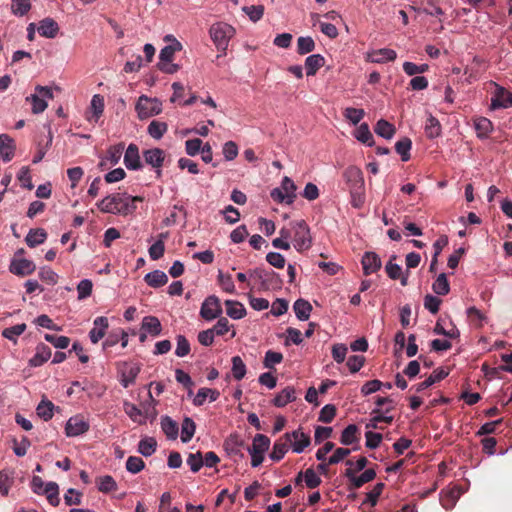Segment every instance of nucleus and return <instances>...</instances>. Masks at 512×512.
Listing matches in <instances>:
<instances>
[{"label": "nucleus", "instance_id": "7", "mask_svg": "<svg viewBox=\"0 0 512 512\" xmlns=\"http://www.w3.org/2000/svg\"><path fill=\"white\" fill-rule=\"evenodd\" d=\"M284 438L287 439L292 451L295 453H302L311 443L310 436L303 433L300 429L291 433H285Z\"/></svg>", "mask_w": 512, "mask_h": 512}, {"label": "nucleus", "instance_id": "5", "mask_svg": "<svg viewBox=\"0 0 512 512\" xmlns=\"http://www.w3.org/2000/svg\"><path fill=\"white\" fill-rule=\"evenodd\" d=\"M136 111L140 119H146L158 115L162 111V104L156 98H149L145 95L139 97L136 103Z\"/></svg>", "mask_w": 512, "mask_h": 512}, {"label": "nucleus", "instance_id": "50", "mask_svg": "<svg viewBox=\"0 0 512 512\" xmlns=\"http://www.w3.org/2000/svg\"><path fill=\"white\" fill-rule=\"evenodd\" d=\"M168 125L165 122L152 121L148 126V134L154 139H160L167 132Z\"/></svg>", "mask_w": 512, "mask_h": 512}, {"label": "nucleus", "instance_id": "63", "mask_svg": "<svg viewBox=\"0 0 512 512\" xmlns=\"http://www.w3.org/2000/svg\"><path fill=\"white\" fill-rule=\"evenodd\" d=\"M336 407L332 404L325 405L319 414L318 421L323 423H330L336 415Z\"/></svg>", "mask_w": 512, "mask_h": 512}, {"label": "nucleus", "instance_id": "35", "mask_svg": "<svg viewBox=\"0 0 512 512\" xmlns=\"http://www.w3.org/2000/svg\"><path fill=\"white\" fill-rule=\"evenodd\" d=\"M225 306L227 315L232 319H241L246 315L245 307L238 301L226 300Z\"/></svg>", "mask_w": 512, "mask_h": 512}, {"label": "nucleus", "instance_id": "55", "mask_svg": "<svg viewBox=\"0 0 512 512\" xmlns=\"http://www.w3.org/2000/svg\"><path fill=\"white\" fill-rule=\"evenodd\" d=\"M351 196V205L352 207L359 209L363 206L365 202V187L361 186L357 189L349 190Z\"/></svg>", "mask_w": 512, "mask_h": 512}, {"label": "nucleus", "instance_id": "43", "mask_svg": "<svg viewBox=\"0 0 512 512\" xmlns=\"http://www.w3.org/2000/svg\"><path fill=\"white\" fill-rule=\"evenodd\" d=\"M282 189L284 194L287 197V204H292L296 198V185L293 182V180L287 176H285L281 182V186L279 187Z\"/></svg>", "mask_w": 512, "mask_h": 512}, {"label": "nucleus", "instance_id": "30", "mask_svg": "<svg viewBox=\"0 0 512 512\" xmlns=\"http://www.w3.org/2000/svg\"><path fill=\"white\" fill-rule=\"evenodd\" d=\"M219 396L220 393L216 389L201 388L194 397L193 404L195 406H202L207 398H209L211 402H214L219 398Z\"/></svg>", "mask_w": 512, "mask_h": 512}, {"label": "nucleus", "instance_id": "53", "mask_svg": "<svg viewBox=\"0 0 512 512\" xmlns=\"http://www.w3.org/2000/svg\"><path fill=\"white\" fill-rule=\"evenodd\" d=\"M31 9L30 0H12L11 10L16 16H24Z\"/></svg>", "mask_w": 512, "mask_h": 512}, {"label": "nucleus", "instance_id": "51", "mask_svg": "<svg viewBox=\"0 0 512 512\" xmlns=\"http://www.w3.org/2000/svg\"><path fill=\"white\" fill-rule=\"evenodd\" d=\"M156 447H157L156 440L152 437H148V438L142 439L139 442L138 451L143 456L148 457L155 452Z\"/></svg>", "mask_w": 512, "mask_h": 512}, {"label": "nucleus", "instance_id": "41", "mask_svg": "<svg viewBox=\"0 0 512 512\" xmlns=\"http://www.w3.org/2000/svg\"><path fill=\"white\" fill-rule=\"evenodd\" d=\"M425 134L430 139H434L441 134V124L439 120L432 115H430L426 120Z\"/></svg>", "mask_w": 512, "mask_h": 512}, {"label": "nucleus", "instance_id": "17", "mask_svg": "<svg viewBox=\"0 0 512 512\" xmlns=\"http://www.w3.org/2000/svg\"><path fill=\"white\" fill-rule=\"evenodd\" d=\"M94 327L89 332V337L92 343L96 344L101 340L108 329V319L104 316L97 317L94 320Z\"/></svg>", "mask_w": 512, "mask_h": 512}, {"label": "nucleus", "instance_id": "19", "mask_svg": "<svg viewBox=\"0 0 512 512\" xmlns=\"http://www.w3.org/2000/svg\"><path fill=\"white\" fill-rule=\"evenodd\" d=\"M396 57L397 54L393 49L382 48L368 53L367 60L372 63H386L394 61Z\"/></svg>", "mask_w": 512, "mask_h": 512}, {"label": "nucleus", "instance_id": "15", "mask_svg": "<svg viewBox=\"0 0 512 512\" xmlns=\"http://www.w3.org/2000/svg\"><path fill=\"white\" fill-rule=\"evenodd\" d=\"M343 177L345 178V180L347 182L349 190L357 189L361 186H364L363 173L359 168H357L355 166L348 167L344 171Z\"/></svg>", "mask_w": 512, "mask_h": 512}, {"label": "nucleus", "instance_id": "26", "mask_svg": "<svg viewBox=\"0 0 512 512\" xmlns=\"http://www.w3.org/2000/svg\"><path fill=\"white\" fill-rule=\"evenodd\" d=\"M474 128L478 138H487L493 130L492 122L486 117H477L474 119Z\"/></svg>", "mask_w": 512, "mask_h": 512}, {"label": "nucleus", "instance_id": "18", "mask_svg": "<svg viewBox=\"0 0 512 512\" xmlns=\"http://www.w3.org/2000/svg\"><path fill=\"white\" fill-rule=\"evenodd\" d=\"M361 263L365 275L375 273L381 268V260L375 252H365Z\"/></svg>", "mask_w": 512, "mask_h": 512}, {"label": "nucleus", "instance_id": "22", "mask_svg": "<svg viewBox=\"0 0 512 512\" xmlns=\"http://www.w3.org/2000/svg\"><path fill=\"white\" fill-rule=\"evenodd\" d=\"M141 368L138 364H124V368L122 369V377H121V384L123 387L127 388L131 384L135 382V379L137 378Z\"/></svg>", "mask_w": 512, "mask_h": 512}, {"label": "nucleus", "instance_id": "1", "mask_svg": "<svg viewBox=\"0 0 512 512\" xmlns=\"http://www.w3.org/2000/svg\"><path fill=\"white\" fill-rule=\"evenodd\" d=\"M123 199L120 194H111L103 198L101 201L97 202L98 209L103 213H112V214H121L127 215L131 214L136 210V206H128L122 205Z\"/></svg>", "mask_w": 512, "mask_h": 512}, {"label": "nucleus", "instance_id": "8", "mask_svg": "<svg viewBox=\"0 0 512 512\" xmlns=\"http://www.w3.org/2000/svg\"><path fill=\"white\" fill-rule=\"evenodd\" d=\"M165 156V151L160 148H151L143 151L145 163L156 170L157 178L161 177V167L163 166Z\"/></svg>", "mask_w": 512, "mask_h": 512}, {"label": "nucleus", "instance_id": "14", "mask_svg": "<svg viewBox=\"0 0 512 512\" xmlns=\"http://www.w3.org/2000/svg\"><path fill=\"white\" fill-rule=\"evenodd\" d=\"M283 281L280 275L273 270H266L260 281V289L263 291L281 289Z\"/></svg>", "mask_w": 512, "mask_h": 512}, {"label": "nucleus", "instance_id": "49", "mask_svg": "<svg viewBox=\"0 0 512 512\" xmlns=\"http://www.w3.org/2000/svg\"><path fill=\"white\" fill-rule=\"evenodd\" d=\"M315 49V42L310 36H301L297 39V53L299 55H305L312 52Z\"/></svg>", "mask_w": 512, "mask_h": 512}, {"label": "nucleus", "instance_id": "56", "mask_svg": "<svg viewBox=\"0 0 512 512\" xmlns=\"http://www.w3.org/2000/svg\"><path fill=\"white\" fill-rule=\"evenodd\" d=\"M343 115L353 125H357L363 119L365 112L363 109L347 107L344 110Z\"/></svg>", "mask_w": 512, "mask_h": 512}, {"label": "nucleus", "instance_id": "44", "mask_svg": "<svg viewBox=\"0 0 512 512\" xmlns=\"http://www.w3.org/2000/svg\"><path fill=\"white\" fill-rule=\"evenodd\" d=\"M54 404L47 399H43L37 406V415L44 421H48L53 417Z\"/></svg>", "mask_w": 512, "mask_h": 512}, {"label": "nucleus", "instance_id": "60", "mask_svg": "<svg viewBox=\"0 0 512 512\" xmlns=\"http://www.w3.org/2000/svg\"><path fill=\"white\" fill-rule=\"evenodd\" d=\"M45 340L51 343L54 347L65 349L69 346L70 339L66 336H57L52 334H45Z\"/></svg>", "mask_w": 512, "mask_h": 512}, {"label": "nucleus", "instance_id": "16", "mask_svg": "<svg viewBox=\"0 0 512 512\" xmlns=\"http://www.w3.org/2000/svg\"><path fill=\"white\" fill-rule=\"evenodd\" d=\"M123 408L125 413L135 423L144 424L149 417V410L140 409L133 403L124 402Z\"/></svg>", "mask_w": 512, "mask_h": 512}, {"label": "nucleus", "instance_id": "31", "mask_svg": "<svg viewBox=\"0 0 512 512\" xmlns=\"http://www.w3.org/2000/svg\"><path fill=\"white\" fill-rule=\"evenodd\" d=\"M295 399V389L291 386H287L275 396L273 404L276 407H284Z\"/></svg>", "mask_w": 512, "mask_h": 512}, {"label": "nucleus", "instance_id": "2", "mask_svg": "<svg viewBox=\"0 0 512 512\" xmlns=\"http://www.w3.org/2000/svg\"><path fill=\"white\" fill-rule=\"evenodd\" d=\"M209 33L216 48L221 52H225L230 39L235 34V29L227 23L218 22L211 26Z\"/></svg>", "mask_w": 512, "mask_h": 512}, {"label": "nucleus", "instance_id": "4", "mask_svg": "<svg viewBox=\"0 0 512 512\" xmlns=\"http://www.w3.org/2000/svg\"><path fill=\"white\" fill-rule=\"evenodd\" d=\"M294 230V247L297 251L301 252L307 250L312 245V238L310 236V229L304 220L292 223Z\"/></svg>", "mask_w": 512, "mask_h": 512}, {"label": "nucleus", "instance_id": "64", "mask_svg": "<svg viewBox=\"0 0 512 512\" xmlns=\"http://www.w3.org/2000/svg\"><path fill=\"white\" fill-rule=\"evenodd\" d=\"M187 464L190 466L192 472H198L204 465L203 456L201 452L189 454L187 458Z\"/></svg>", "mask_w": 512, "mask_h": 512}, {"label": "nucleus", "instance_id": "40", "mask_svg": "<svg viewBox=\"0 0 512 512\" xmlns=\"http://www.w3.org/2000/svg\"><path fill=\"white\" fill-rule=\"evenodd\" d=\"M42 493L46 495V498H47L48 502L52 506L56 507V506L59 505L60 498H59V487H58L57 483H55V482H48L45 485V488H44Z\"/></svg>", "mask_w": 512, "mask_h": 512}, {"label": "nucleus", "instance_id": "37", "mask_svg": "<svg viewBox=\"0 0 512 512\" xmlns=\"http://www.w3.org/2000/svg\"><path fill=\"white\" fill-rule=\"evenodd\" d=\"M90 108L92 111V116L88 117L89 121H98L104 111V98L103 96L96 94L92 97Z\"/></svg>", "mask_w": 512, "mask_h": 512}, {"label": "nucleus", "instance_id": "32", "mask_svg": "<svg viewBox=\"0 0 512 512\" xmlns=\"http://www.w3.org/2000/svg\"><path fill=\"white\" fill-rule=\"evenodd\" d=\"M289 446V442L283 435L274 443L270 458L275 462H279L287 453Z\"/></svg>", "mask_w": 512, "mask_h": 512}, {"label": "nucleus", "instance_id": "29", "mask_svg": "<svg viewBox=\"0 0 512 512\" xmlns=\"http://www.w3.org/2000/svg\"><path fill=\"white\" fill-rule=\"evenodd\" d=\"M325 58L320 54H313L306 58L305 68L307 76H313L317 71L324 66Z\"/></svg>", "mask_w": 512, "mask_h": 512}, {"label": "nucleus", "instance_id": "6", "mask_svg": "<svg viewBox=\"0 0 512 512\" xmlns=\"http://www.w3.org/2000/svg\"><path fill=\"white\" fill-rule=\"evenodd\" d=\"M222 313V307L220 304V300L217 296L211 295L208 296L204 302L202 303L200 309V315L203 319L207 321H211L217 317H219Z\"/></svg>", "mask_w": 512, "mask_h": 512}, {"label": "nucleus", "instance_id": "12", "mask_svg": "<svg viewBox=\"0 0 512 512\" xmlns=\"http://www.w3.org/2000/svg\"><path fill=\"white\" fill-rule=\"evenodd\" d=\"M36 269L33 261L22 258L13 259L9 266V271L17 276H27L32 274Z\"/></svg>", "mask_w": 512, "mask_h": 512}, {"label": "nucleus", "instance_id": "59", "mask_svg": "<svg viewBox=\"0 0 512 512\" xmlns=\"http://www.w3.org/2000/svg\"><path fill=\"white\" fill-rule=\"evenodd\" d=\"M282 360V353L268 350L265 354L263 365L265 368L272 369L275 364L281 363Z\"/></svg>", "mask_w": 512, "mask_h": 512}, {"label": "nucleus", "instance_id": "54", "mask_svg": "<svg viewBox=\"0 0 512 512\" xmlns=\"http://www.w3.org/2000/svg\"><path fill=\"white\" fill-rule=\"evenodd\" d=\"M217 281L223 291L229 294L235 293V285L230 274H224L222 271H219Z\"/></svg>", "mask_w": 512, "mask_h": 512}, {"label": "nucleus", "instance_id": "39", "mask_svg": "<svg viewBox=\"0 0 512 512\" xmlns=\"http://www.w3.org/2000/svg\"><path fill=\"white\" fill-rule=\"evenodd\" d=\"M161 428L169 439L175 440L177 438L179 431L178 424L169 416H164L162 418Z\"/></svg>", "mask_w": 512, "mask_h": 512}, {"label": "nucleus", "instance_id": "38", "mask_svg": "<svg viewBox=\"0 0 512 512\" xmlns=\"http://www.w3.org/2000/svg\"><path fill=\"white\" fill-rule=\"evenodd\" d=\"M374 131L377 135L385 138V139H391L393 137V135L395 134V127L393 124H391L390 122L384 120V119H380L375 127H374Z\"/></svg>", "mask_w": 512, "mask_h": 512}, {"label": "nucleus", "instance_id": "33", "mask_svg": "<svg viewBox=\"0 0 512 512\" xmlns=\"http://www.w3.org/2000/svg\"><path fill=\"white\" fill-rule=\"evenodd\" d=\"M293 309L299 320L306 321L310 317L312 306L307 300L300 298L294 302Z\"/></svg>", "mask_w": 512, "mask_h": 512}, {"label": "nucleus", "instance_id": "57", "mask_svg": "<svg viewBox=\"0 0 512 512\" xmlns=\"http://www.w3.org/2000/svg\"><path fill=\"white\" fill-rule=\"evenodd\" d=\"M26 101L32 103V112L34 114L42 113L48 106L47 102L38 93L28 96Z\"/></svg>", "mask_w": 512, "mask_h": 512}, {"label": "nucleus", "instance_id": "23", "mask_svg": "<svg viewBox=\"0 0 512 512\" xmlns=\"http://www.w3.org/2000/svg\"><path fill=\"white\" fill-rule=\"evenodd\" d=\"M51 357V348L45 344H40L36 348L35 355L29 360V364L32 367H38L43 365Z\"/></svg>", "mask_w": 512, "mask_h": 512}, {"label": "nucleus", "instance_id": "9", "mask_svg": "<svg viewBox=\"0 0 512 512\" xmlns=\"http://www.w3.org/2000/svg\"><path fill=\"white\" fill-rule=\"evenodd\" d=\"M344 475L349 479V489L352 490L358 489L362 487L365 483L374 480L376 477V472L374 469H367L360 476H356L355 471L352 468H348L346 469Z\"/></svg>", "mask_w": 512, "mask_h": 512}, {"label": "nucleus", "instance_id": "45", "mask_svg": "<svg viewBox=\"0 0 512 512\" xmlns=\"http://www.w3.org/2000/svg\"><path fill=\"white\" fill-rule=\"evenodd\" d=\"M96 484L99 491L109 493L117 489V483L110 475L100 476L96 479Z\"/></svg>", "mask_w": 512, "mask_h": 512}, {"label": "nucleus", "instance_id": "25", "mask_svg": "<svg viewBox=\"0 0 512 512\" xmlns=\"http://www.w3.org/2000/svg\"><path fill=\"white\" fill-rule=\"evenodd\" d=\"M448 374L449 373L445 371L443 368H438L434 370L433 373L426 380L416 385V391L422 392L423 390L432 386L434 383L445 379L448 376Z\"/></svg>", "mask_w": 512, "mask_h": 512}, {"label": "nucleus", "instance_id": "28", "mask_svg": "<svg viewBox=\"0 0 512 512\" xmlns=\"http://www.w3.org/2000/svg\"><path fill=\"white\" fill-rule=\"evenodd\" d=\"M141 329L152 336H158L162 331V325L157 317L146 316L142 320Z\"/></svg>", "mask_w": 512, "mask_h": 512}, {"label": "nucleus", "instance_id": "11", "mask_svg": "<svg viewBox=\"0 0 512 512\" xmlns=\"http://www.w3.org/2000/svg\"><path fill=\"white\" fill-rule=\"evenodd\" d=\"M512 106V93L503 87L496 86L495 93L491 99V109L507 108Z\"/></svg>", "mask_w": 512, "mask_h": 512}, {"label": "nucleus", "instance_id": "24", "mask_svg": "<svg viewBox=\"0 0 512 512\" xmlns=\"http://www.w3.org/2000/svg\"><path fill=\"white\" fill-rule=\"evenodd\" d=\"M360 440V430L357 425L350 424L348 425L341 434L340 443L343 445H352L354 443L359 442Z\"/></svg>", "mask_w": 512, "mask_h": 512}, {"label": "nucleus", "instance_id": "48", "mask_svg": "<svg viewBox=\"0 0 512 512\" xmlns=\"http://www.w3.org/2000/svg\"><path fill=\"white\" fill-rule=\"evenodd\" d=\"M434 293L437 295L445 296L450 291V285L447 280L446 274L441 273L432 285Z\"/></svg>", "mask_w": 512, "mask_h": 512}, {"label": "nucleus", "instance_id": "58", "mask_svg": "<svg viewBox=\"0 0 512 512\" xmlns=\"http://www.w3.org/2000/svg\"><path fill=\"white\" fill-rule=\"evenodd\" d=\"M26 330V324H17L12 327L5 328L2 331V336L16 342V337L20 336Z\"/></svg>", "mask_w": 512, "mask_h": 512}, {"label": "nucleus", "instance_id": "36", "mask_svg": "<svg viewBox=\"0 0 512 512\" xmlns=\"http://www.w3.org/2000/svg\"><path fill=\"white\" fill-rule=\"evenodd\" d=\"M182 50V44L176 39L173 43L161 49L159 54V62H172L175 52Z\"/></svg>", "mask_w": 512, "mask_h": 512}, {"label": "nucleus", "instance_id": "27", "mask_svg": "<svg viewBox=\"0 0 512 512\" xmlns=\"http://www.w3.org/2000/svg\"><path fill=\"white\" fill-rule=\"evenodd\" d=\"M144 281L150 287L159 288L168 282V276L161 270H154L145 275Z\"/></svg>", "mask_w": 512, "mask_h": 512}, {"label": "nucleus", "instance_id": "62", "mask_svg": "<svg viewBox=\"0 0 512 512\" xmlns=\"http://www.w3.org/2000/svg\"><path fill=\"white\" fill-rule=\"evenodd\" d=\"M243 11L249 16L250 20L253 22H257L260 20L264 14V6L263 5H252V6H244Z\"/></svg>", "mask_w": 512, "mask_h": 512}, {"label": "nucleus", "instance_id": "13", "mask_svg": "<svg viewBox=\"0 0 512 512\" xmlns=\"http://www.w3.org/2000/svg\"><path fill=\"white\" fill-rule=\"evenodd\" d=\"M124 164L129 170H139L143 167L140 160L139 148L136 144L128 145L124 154Z\"/></svg>", "mask_w": 512, "mask_h": 512}, {"label": "nucleus", "instance_id": "61", "mask_svg": "<svg viewBox=\"0 0 512 512\" xmlns=\"http://www.w3.org/2000/svg\"><path fill=\"white\" fill-rule=\"evenodd\" d=\"M124 150V144L119 143L117 145H114L110 147L107 151V159L110 161L112 165H116L123 153Z\"/></svg>", "mask_w": 512, "mask_h": 512}, {"label": "nucleus", "instance_id": "3", "mask_svg": "<svg viewBox=\"0 0 512 512\" xmlns=\"http://www.w3.org/2000/svg\"><path fill=\"white\" fill-rule=\"evenodd\" d=\"M270 439L263 434H256L251 446L247 447L251 455L252 467H258L264 460V453L269 449Z\"/></svg>", "mask_w": 512, "mask_h": 512}, {"label": "nucleus", "instance_id": "46", "mask_svg": "<svg viewBox=\"0 0 512 512\" xmlns=\"http://www.w3.org/2000/svg\"><path fill=\"white\" fill-rule=\"evenodd\" d=\"M411 147L412 141L407 137H404L396 142L395 150L401 156L402 161L406 162L410 159Z\"/></svg>", "mask_w": 512, "mask_h": 512}, {"label": "nucleus", "instance_id": "21", "mask_svg": "<svg viewBox=\"0 0 512 512\" xmlns=\"http://www.w3.org/2000/svg\"><path fill=\"white\" fill-rule=\"evenodd\" d=\"M14 140L8 134H0V155L4 162H9L14 156Z\"/></svg>", "mask_w": 512, "mask_h": 512}, {"label": "nucleus", "instance_id": "10", "mask_svg": "<svg viewBox=\"0 0 512 512\" xmlns=\"http://www.w3.org/2000/svg\"><path fill=\"white\" fill-rule=\"evenodd\" d=\"M89 423L82 415H75L66 423L65 433L68 437H76L86 433L89 430Z\"/></svg>", "mask_w": 512, "mask_h": 512}, {"label": "nucleus", "instance_id": "47", "mask_svg": "<svg viewBox=\"0 0 512 512\" xmlns=\"http://www.w3.org/2000/svg\"><path fill=\"white\" fill-rule=\"evenodd\" d=\"M355 137L358 141L372 146L374 144L373 135L370 132L369 126L367 123H362L357 130L355 131Z\"/></svg>", "mask_w": 512, "mask_h": 512}, {"label": "nucleus", "instance_id": "34", "mask_svg": "<svg viewBox=\"0 0 512 512\" xmlns=\"http://www.w3.org/2000/svg\"><path fill=\"white\" fill-rule=\"evenodd\" d=\"M47 239V232L43 228L31 229L25 241L29 247H36L45 242Z\"/></svg>", "mask_w": 512, "mask_h": 512}, {"label": "nucleus", "instance_id": "42", "mask_svg": "<svg viewBox=\"0 0 512 512\" xmlns=\"http://www.w3.org/2000/svg\"><path fill=\"white\" fill-rule=\"evenodd\" d=\"M196 424L190 417H185L181 427V440L184 443L189 442L194 436Z\"/></svg>", "mask_w": 512, "mask_h": 512}, {"label": "nucleus", "instance_id": "20", "mask_svg": "<svg viewBox=\"0 0 512 512\" xmlns=\"http://www.w3.org/2000/svg\"><path fill=\"white\" fill-rule=\"evenodd\" d=\"M37 31L42 37L55 38L59 32V26L54 19L47 17L39 22Z\"/></svg>", "mask_w": 512, "mask_h": 512}, {"label": "nucleus", "instance_id": "52", "mask_svg": "<svg viewBox=\"0 0 512 512\" xmlns=\"http://www.w3.org/2000/svg\"><path fill=\"white\" fill-rule=\"evenodd\" d=\"M232 374L236 380H242L246 375V365L240 356L232 358Z\"/></svg>", "mask_w": 512, "mask_h": 512}]
</instances>
